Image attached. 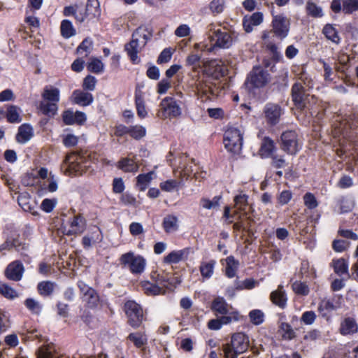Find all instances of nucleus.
I'll use <instances>...</instances> for the list:
<instances>
[{
	"label": "nucleus",
	"mask_w": 358,
	"mask_h": 358,
	"mask_svg": "<svg viewBox=\"0 0 358 358\" xmlns=\"http://www.w3.org/2000/svg\"><path fill=\"white\" fill-rule=\"evenodd\" d=\"M153 171H150L145 174H140L137 176L136 185L140 191H145L148 185L152 180Z\"/></svg>",
	"instance_id": "30"
},
{
	"label": "nucleus",
	"mask_w": 358,
	"mask_h": 358,
	"mask_svg": "<svg viewBox=\"0 0 358 358\" xmlns=\"http://www.w3.org/2000/svg\"><path fill=\"white\" fill-rule=\"evenodd\" d=\"M87 68L89 71L95 73H99L103 71V64L101 60L94 58L92 59L91 62L89 63Z\"/></svg>",
	"instance_id": "50"
},
{
	"label": "nucleus",
	"mask_w": 358,
	"mask_h": 358,
	"mask_svg": "<svg viewBox=\"0 0 358 358\" xmlns=\"http://www.w3.org/2000/svg\"><path fill=\"white\" fill-rule=\"evenodd\" d=\"M271 300L275 305L284 308L286 305L287 299L285 294L282 290V286H279L277 290H275L271 294Z\"/></svg>",
	"instance_id": "25"
},
{
	"label": "nucleus",
	"mask_w": 358,
	"mask_h": 358,
	"mask_svg": "<svg viewBox=\"0 0 358 358\" xmlns=\"http://www.w3.org/2000/svg\"><path fill=\"white\" fill-rule=\"evenodd\" d=\"M322 34L328 40L331 41L332 43L336 45L339 44L341 41L340 36L338 35V31L332 24H326L322 29Z\"/></svg>",
	"instance_id": "23"
},
{
	"label": "nucleus",
	"mask_w": 358,
	"mask_h": 358,
	"mask_svg": "<svg viewBox=\"0 0 358 358\" xmlns=\"http://www.w3.org/2000/svg\"><path fill=\"white\" fill-rule=\"evenodd\" d=\"M173 50L171 48H165L159 55L157 58L158 64L166 63L171 59Z\"/></svg>",
	"instance_id": "54"
},
{
	"label": "nucleus",
	"mask_w": 358,
	"mask_h": 358,
	"mask_svg": "<svg viewBox=\"0 0 358 358\" xmlns=\"http://www.w3.org/2000/svg\"><path fill=\"white\" fill-rule=\"evenodd\" d=\"M85 227V219L80 215H75L69 222V229H65L66 235H76L81 234Z\"/></svg>",
	"instance_id": "17"
},
{
	"label": "nucleus",
	"mask_w": 358,
	"mask_h": 358,
	"mask_svg": "<svg viewBox=\"0 0 358 358\" xmlns=\"http://www.w3.org/2000/svg\"><path fill=\"white\" fill-rule=\"evenodd\" d=\"M78 142V137L73 134H67L63 138L64 145L68 148L76 146L77 145Z\"/></svg>",
	"instance_id": "62"
},
{
	"label": "nucleus",
	"mask_w": 358,
	"mask_h": 358,
	"mask_svg": "<svg viewBox=\"0 0 358 358\" xmlns=\"http://www.w3.org/2000/svg\"><path fill=\"white\" fill-rule=\"evenodd\" d=\"M30 196L27 193H22L17 197L18 203L24 210L29 211L33 215H36L38 213L34 210V206L30 204Z\"/></svg>",
	"instance_id": "27"
},
{
	"label": "nucleus",
	"mask_w": 358,
	"mask_h": 358,
	"mask_svg": "<svg viewBox=\"0 0 358 358\" xmlns=\"http://www.w3.org/2000/svg\"><path fill=\"white\" fill-rule=\"evenodd\" d=\"M238 266V262L234 257L230 256L227 258L226 275L229 278H233L236 275Z\"/></svg>",
	"instance_id": "40"
},
{
	"label": "nucleus",
	"mask_w": 358,
	"mask_h": 358,
	"mask_svg": "<svg viewBox=\"0 0 358 358\" xmlns=\"http://www.w3.org/2000/svg\"><path fill=\"white\" fill-rule=\"evenodd\" d=\"M76 31L71 24L68 20H64L61 24V34L64 38H70L73 36Z\"/></svg>",
	"instance_id": "37"
},
{
	"label": "nucleus",
	"mask_w": 358,
	"mask_h": 358,
	"mask_svg": "<svg viewBox=\"0 0 358 358\" xmlns=\"http://www.w3.org/2000/svg\"><path fill=\"white\" fill-rule=\"evenodd\" d=\"M224 6V0H213L210 3V9L214 13H220L222 12Z\"/></svg>",
	"instance_id": "56"
},
{
	"label": "nucleus",
	"mask_w": 358,
	"mask_h": 358,
	"mask_svg": "<svg viewBox=\"0 0 358 358\" xmlns=\"http://www.w3.org/2000/svg\"><path fill=\"white\" fill-rule=\"evenodd\" d=\"M65 163L68 166V171L71 175H82L86 173L89 166L84 158L76 153H71L66 157Z\"/></svg>",
	"instance_id": "9"
},
{
	"label": "nucleus",
	"mask_w": 358,
	"mask_h": 358,
	"mask_svg": "<svg viewBox=\"0 0 358 358\" xmlns=\"http://www.w3.org/2000/svg\"><path fill=\"white\" fill-rule=\"evenodd\" d=\"M358 11V0H343V12L345 14H352Z\"/></svg>",
	"instance_id": "42"
},
{
	"label": "nucleus",
	"mask_w": 358,
	"mask_h": 358,
	"mask_svg": "<svg viewBox=\"0 0 358 358\" xmlns=\"http://www.w3.org/2000/svg\"><path fill=\"white\" fill-rule=\"evenodd\" d=\"M341 213H347L350 211L353 208L352 202L345 197H342L339 200Z\"/></svg>",
	"instance_id": "57"
},
{
	"label": "nucleus",
	"mask_w": 358,
	"mask_h": 358,
	"mask_svg": "<svg viewBox=\"0 0 358 358\" xmlns=\"http://www.w3.org/2000/svg\"><path fill=\"white\" fill-rule=\"evenodd\" d=\"M249 317L252 323L259 325L263 322L264 315L260 310H253L250 311Z\"/></svg>",
	"instance_id": "49"
},
{
	"label": "nucleus",
	"mask_w": 358,
	"mask_h": 358,
	"mask_svg": "<svg viewBox=\"0 0 358 358\" xmlns=\"http://www.w3.org/2000/svg\"><path fill=\"white\" fill-rule=\"evenodd\" d=\"M280 328L284 332L283 337L285 338L291 340L295 337V332L289 324L282 323Z\"/></svg>",
	"instance_id": "58"
},
{
	"label": "nucleus",
	"mask_w": 358,
	"mask_h": 358,
	"mask_svg": "<svg viewBox=\"0 0 358 358\" xmlns=\"http://www.w3.org/2000/svg\"><path fill=\"white\" fill-rule=\"evenodd\" d=\"M263 22V14L256 12L251 15H245L243 19V27L245 32L250 33L253 27L259 25Z\"/></svg>",
	"instance_id": "16"
},
{
	"label": "nucleus",
	"mask_w": 358,
	"mask_h": 358,
	"mask_svg": "<svg viewBox=\"0 0 358 358\" xmlns=\"http://www.w3.org/2000/svg\"><path fill=\"white\" fill-rule=\"evenodd\" d=\"M180 114L181 109L173 98L167 96L162 99L157 113L159 117L161 119H171L178 117Z\"/></svg>",
	"instance_id": "7"
},
{
	"label": "nucleus",
	"mask_w": 358,
	"mask_h": 358,
	"mask_svg": "<svg viewBox=\"0 0 358 358\" xmlns=\"http://www.w3.org/2000/svg\"><path fill=\"white\" fill-rule=\"evenodd\" d=\"M24 305L33 314L39 315L42 310L41 303L32 298L27 299Z\"/></svg>",
	"instance_id": "38"
},
{
	"label": "nucleus",
	"mask_w": 358,
	"mask_h": 358,
	"mask_svg": "<svg viewBox=\"0 0 358 358\" xmlns=\"http://www.w3.org/2000/svg\"><path fill=\"white\" fill-rule=\"evenodd\" d=\"M303 201L305 206L309 209H314L318 206L315 196L311 193H306L303 196Z\"/></svg>",
	"instance_id": "52"
},
{
	"label": "nucleus",
	"mask_w": 358,
	"mask_h": 358,
	"mask_svg": "<svg viewBox=\"0 0 358 358\" xmlns=\"http://www.w3.org/2000/svg\"><path fill=\"white\" fill-rule=\"evenodd\" d=\"M208 30L213 33L209 34L208 37L211 44L210 45L207 44L202 45V50L211 52L215 48H229L232 45L233 39L229 32L222 31L220 29H215L212 24L209 25Z\"/></svg>",
	"instance_id": "3"
},
{
	"label": "nucleus",
	"mask_w": 358,
	"mask_h": 358,
	"mask_svg": "<svg viewBox=\"0 0 358 358\" xmlns=\"http://www.w3.org/2000/svg\"><path fill=\"white\" fill-rule=\"evenodd\" d=\"M38 358H69L65 355H59L52 345L41 346L37 352Z\"/></svg>",
	"instance_id": "21"
},
{
	"label": "nucleus",
	"mask_w": 358,
	"mask_h": 358,
	"mask_svg": "<svg viewBox=\"0 0 358 358\" xmlns=\"http://www.w3.org/2000/svg\"><path fill=\"white\" fill-rule=\"evenodd\" d=\"M292 288L298 294L307 295L309 292L308 287L303 282H295L292 284Z\"/></svg>",
	"instance_id": "53"
},
{
	"label": "nucleus",
	"mask_w": 358,
	"mask_h": 358,
	"mask_svg": "<svg viewBox=\"0 0 358 358\" xmlns=\"http://www.w3.org/2000/svg\"><path fill=\"white\" fill-rule=\"evenodd\" d=\"M163 227L166 232L170 233L178 229V219L174 215H167L164 218Z\"/></svg>",
	"instance_id": "32"
},
{
	"label": "nucleus",
	"mask_w": 358,
	"mask_h": 358,
	"mask_svg": "<svg viewBox=\"0 0 358 358\" xmlns=\"http://www.w3.org/2000/svg\"><path fill=\"white\" fill-rule=\"evenodd\" d=\"M145 128L141 125L129 127V135L135 139L138 140L143 138L145 136Z\"/></svg>",
	"instance_id": "47"
},
{
	"label": "nucleus",
	"mask_w": 358,
	"mask_h": 358,
	"mask_svg": "<svg viewBox=\"0 0 358 358\" xmlns=\"http://www.w3.org/2000/svg\"><path fill=\"white\" fill-rule=\"evenodd\" d=\"M117 167L124 172H137L138 165L130 158H123L118 162Z\"/></svg>",
	"instance_id": "26"
},
{
	"label": "nucleus",
	"mask_w": 358,
	"mask_h": 358,
	"mask_svg": "<svg viewBox=\"0 0 358 358\" xmlns=\"http://www.w3.org/2000/svg\"><path fill=\"white\" fill-rule=\"evenodd\" d=\"M96 80L94 76H87L83 81V88L90 91H93L95 88Z\"/></svg>",
	"instance_id": "60"
},
{
	"label": "nucleus",
	"mask_w": 358,
	"mask_h": 358,
	"mask_svg": "<svg viewBox=\"0 0 358 358\" xmlns=\"http://www.w3.org/2000/svg\"><path fill=\"white\" fill-rule=\"evenodd\" d=\"M32 136V128L27 125L23 124L19 127L18 133L16 138L19 143H24L28 141Z\"/></svg>",
	"instance_id": "28"
},
{
	"label": "nucleus",
	"mask_w": 358,
	"mask_h": 358,
	"mask_svg": "<svg viewBox=\"0 0 358 358\" xmlns=\"http://www.w3.org/2000/svg\"><path fill=\"white\" fill-rule=\"evenodd\" d=\"M339 331L343 336L354 334L358 331V324L353 317H346L341 323Z\"/></svg>",
	"instance_id": "18"
},
{
	"label": "nucleus",
	"mask_w": 358,
	"mask_h": 358,
	"mask_svg": "<svg viewBox=\"0 0 358 358\" xmlns=\"http://www.w3.org/2000/svg\"><path fill=\"white\" fill-rule=\"evenodd\" d=\"M196 90L198 94H201L209 97V94H213V89L210 83L199 80L196 83Z\"/></svg>",
	"instance_id": "36"
},
{
	"label": "nucleus",
	"mask_w": 358,
	"mask_h": 358,
	"mask_svg": "<svg viewBox=\"0 0 358 358\" xmlns=\"http://www.w3.org/2000/svg\"><path fill=\"white\" fill-rule=\"evenodd\" d=\"M248 196L245 194H241L236 195L234 197V207L238 209V210L244 212L245 215H247L245 212L246 208L248 206Z\"/></svg>",
	"instance_id": "34"
},
{
	"label": "nucleus",
	"mask_w": 358,
	"mask_h": 358,
	"mask_svg": "<svg viewBox=\"0 0 358 358\" xmlns=\"http://www.w3.org/2000/svg\"><path fill=\"white\" fill-rule=\"evenodd\" d=\"M292 192L289 190L282 191L278 197V203L281 205H285L291 200Z\"/></svg>",
	"instance_id": "64"
},
{
	"label": "nucleus",
	"mask_w": 358,
	"mask_h": 358,
	"mask_svg": "<svg viewBox=\"0 0 358 358\" xmlns=\"http://www.w3.org/2000/svg\"><path fill=\"white\" fill-rule=\"evenodd\" d=\"M211 309L220 315H227L229 313V306L222 297L215 298L211 306Z\"/></svg>",
	"instance_id": "22"
},
{
	"label": "nucleus",
	"mask_w": 358,
	"mask_h": 358,
	"mask_svg": "<svg viewBox=\"0 0 358 358\" xmlns=\"http://www.w3.org/2000/svg\"><path fill=\"white\" fill-rule=\"evenodd\" d=\"M63 13L65 16L74 15L76 20L79 22H83L87 17L90 16L85 5L83 4L66 6L64 8Z\"/></svg>",
	"instance_id": "15"
},
{
	"label": "nucleus",
	"mask_w": 358,
	"mask_h": 358,
	"mask_svg": "<svg viewBox=\"0 0 358 358\" xmlns=\"http://www.w3.org/2000/svg\"><path fill=\"white\" fill-rule=\"evenodd\" d=\"M152 36V30L147 27H140L132 34L129 43L124 45V50L134 64L139 62L138 54L144 48Z\"/></svg>",
	"instance_id": "1"
},
{
	"label": "nucleus",
	"mask_w": 358,
	"mask_h": 358,
	"mask_svg": "<svg viewBox=\"0 0 358 358\" xmlns=\"http://www.w3.org/2000/svg\"><path fill=\"white\" fill-rule=\"evenodd\" d=\"M24 271L23 264L20 261H14L8 265L4 273L8 279L19 281L22 278Z\"/></svg>",
	"instance_id": "14"
},
{
	"label": "nucleus",
	"mask_w": 358,
	"mask_h": 358,
	"mask_svg": "<svg viewBox=\"0 0 358 358\" xmlns=\"http://www.w3.org/2000/svg\"><path fill=\"white\" fill-rule=\"evenodd\" d=\"M316 317L317 315L314 311H306L302 314L301 321L306 325H311L315 322Z\"/></svg>",
	"instance_id": "51"
},
{
	"label": "nucleus",
	"mask_w": 358,
	"mask_h": 358,
	"mask_svg": "<svg viewBox=\"0 0 358 358\" xmlns=\"http://www.w3.org/2000/svg\"><path fill=\"white\" fill-rule=\"evenodd\" d=\"M292 98L298 109L304 110L309 108L310 99H313L314 96H310L309 89L299 82L294 83L292 87Z\"/></svg>",
	"instance_id": "5"
},
{
	"label": "nucleus",
	"mask_w": 358,
	"mask_h": 358,
	"mask_svg": "<svg viewBox=\"0 0 358 358\" xmlns=\"http://www.w3.org/2000/svg\"><path fill=\"white\" fill-rule=\"evenodd\" d=\"M224 143L226 149L234 154L239 153L243 146V135L236 128L227 129L224 136Z\"/></svg>",
	"instance_id": "6"
},
{
	"label": "nucleus",
	"mask_w": 358,
	"mask_h": 358,
	"mask_svg": "<svg viewBox=\"0 0 358 358\" xmlns=\"http://www.w3.org/2000/svg\"><path fill=\"white\" fill-rule=\"evenodd\" d=\"M281 148L290 155L299 150L297 134L294 131H287L281 135Z\"/></svg>",
	"instance_id": "12"
},
{
	"label": "nucleus",
	"mask_w": 358,
	"mask_h": 358,
	"mask_svg": "<svg viewBox=\"0 0 358 358\" xmlns=\"http://www.w3.org/2000/svg\"><path fill=\"white\" fill-rule=\"evenodd\" d=\"M135 103L137 114L141 118H144L147 115V110L145 106V101L141 92H136L135 94Z\"/></svg>",
	"instance_id": "31"
},
{
	"label": "nucleus",
	"mask_w": 358,
	"mask_h": 358,
	"mask_svg": "<svg viewBox=\"0 0 358 358\" xmlns=\"http://www.w3.org/2000/svg\"><path fill=\"white\" fill-rule=\"evenodd\" d=\"M88 14L92 17L99 15V3L98 0H88L85 6Z\"/></svg>",
	"instance_id": "44"
},
{
	"label": "nucleus",
	"mask_w": 358,
	"mask_h": 358,
	"mask_svg": "<svg viewBox=\"0 0 358 358\" xmlns=\"http://www.w3.org/2000/svg\"><path fill=\"white\" fill-rule=\"evenodd\" d=\"M20 108L15 106H10L8 108L6 117L9 122H19L21 121V118L19 114Z\"/></svg>",
	"instance_id": "39"
},
{
	"label": "nucleus",
	"mask_w": 358,
	"mask_h": 358,
	"mask_svg": "<svg viewBox=\"0 0 358 358\" xmlns=\"http://www.w3.org/2000/svg\"><path fill=\"white\" fill-rule=\"evenodd\" d=\"M73 101L83 106L90 105L93 101L92 94L81 90H75L73 93Z\"/></svg>",
	"instance_id": "20"
},
{
	"label": "nucleus",
	"mask_w": 358,
	"mask_h": 358,
	"mask_svg": "<svg viewBox=\"0 0 358 358\" xmlns=\"http://www.w3.org/2000/svg\"><path fill=\"white\" fill-rule=\"evenodd\" d=\"M332 266L334 272L341 276L343 274L348 275V265L343 258L333 260Z\"/></svg>",
	"instance_id": "29"
},
{
	"label": "nucleus",
	"mask_w": 358,
	"mask_h": 358,
	"mask_svg": "<svg viewBox=\"0 0 358 358\" xmlns=\"http://www.w3.org/2000/svg\"><path fill=\"white\" fill-rule=\"evenodd\" d=\"M39 294L42 296L50 295L55 289V283L50 281H43L38 283L37 287Z\"/></svg>",
	"instance_id": "35"
},
{
	"label": "nucleus",
	"mask_w": 358,
	"mask_h": 358,
	"mask_svg": "<svg viewBox=\"0 0 358 358\" xmlns=\"http://www.w3.org/2000/svg\"><path fill=\"white\" fill-rule=\"evenodd\" d=\"M57 204L55 199H44L41 205V208L46 213H50Z\"/></svg>",
	"instance_id": "59"
},
{
	"label": "nucleus",
	"mask_w": 358,
	"mask_h": 358,
	"mask_svg": "<svg viewBox=\"0 0 358 358\" xmlns=\"http://www.w3.org/2000/svg\"><path fill=\"white\" fill-rule=\"evenodd\" d=\"M43 101L39 106L40 111L48 116H53L57 110L59 90L53 87H46L42 94Z\"/></svg>",
	"instance_id": "4"
},
{
	"label": "nucleus",
	"mask_w": 358,
	"mask_h": 358,
	"mask_svg": "<svg viewBox=\"0 0 358 358\" xmlns=\"http://www.w3.org/2000/svg\"><path fill=\"white\" fill-rule=\"evenodd\" d=\"M281 113V108L277 104L269 103L264 108L266 120L271 125H275L278 123Z\"/></svg>",
	"instance_id": "13"
},
{
	"label": "nucleus",
	"mask_w": 358,
	"mask_h": 358,
	"mask_svg": "<svg viewBox=\"0 0 358 358\" xmlns=\"http://www.w3.org/2000/svg\"><path fill=\"white\" fill-rule=\"evenodd\" d=\"M187 252L185 250L173 251L164 259V262L168 264H177L180 262Z\"/></svg>",
	"instance_id": "33"
},
{
	"label": "nucleus",
	"mask_w": 358,
	"mask_h": 358,
	"mask_svg": "<svg viewBox=\"0 0 358 358\" xmlns=\"http://www.w3.org/2000/svg\"><path fill=\"white\" fill-rule=\"evenodd\" d=\"M348 246V243L343 240H335L332 244L333 249L338 252L345 250Z\"/></svg>",
	"instance_id": "63"
},
{
	"label": "nucleus",
	"mask_w": 358,
	"mask_h": 358,
	"mask_svg": "<svg viewBox=\"0 0 358 358\" xmlns=\"http://www.w3.org/2000/svg\"><path fill=\"white\" fill-rule=\"evenodd\" d=\"M0 294L8 299H14L17 296V292L8 284L0 282Z\"/></svg>",
	"instance_id": "41"
},
{
	"label": "nucleus",
	"mask_w": 358,
	"mask_h": 358,
	"mask_svg": "<svg viewBox=\"0 0 358 358\" xmlns=\"http://www.w3.org/2000/svg\"><path fill=\"white\" fill-rule=\"evenodd\" d=\"M141 287L148 295L155 296L164 293V287H165V285L162 284V282H157V284H152L148 281H144L141 282Z\"/></svg>",
	"instance_id": "19"
},
{
	"label": "nucleus",
	"mask_w": 358,
	"mask_h": 358,
	"mask_svg": "<svg viewBox=\"0 0 358 358\" xmlns=\"http://www.w3.org/2000/svg\"><path fill=\"white\" fill-rule=\"evenodd\" d=\"M215 264L216 262L213 259L208 262H202L201 263L199 271L203 278H210L213 276Z\"/></svg>",
	"instance_id": "24"
},
{
	"label": "nucleus",
	"mask_w": 358,
	"mask_h": 358,
	"mask_svg": "<svg viewBox=\"0 0 358 358\" xmlns=\"http://www.w3.org/2000/svg\"><path fill=\"white\" fill-rule=\"evenodd\" d=\"M271 81L268 71L261 66H255L248 73L245 81V86L249 92L264 88Z\"/></svg>",
	"instance_id": "2"
},
{
	"label": "nucleus",
	"mask_w": 358,
	"mask_h": 358,
	"mask_svg": "<svg viewBox=\"0 0 358 358\" xmlns=\"http://www.w3.org/2000/svg\"><path fill=\"white\" fill-rule=\"evenodd\" d=\"M273 149L274 145L273 141L265 138L260 148L261 155L268 157L272 154Z\"/></svg>",
	"instance_id": "43"
},
{
	"label": "nucleus",
	"mask_w": 358,
	"mask_h": 358,
	"mask_svg": "<svg viewBox=\"0 0 358 358\" xmlns=\"http://www.w3.org/2000/svg\"><path fill=\"white\" fill-rule=\"evenodd\" d=\"M182 180H168L160 184V187L165 192H171L178 186L182 185Z\"/></svg>",
	"instance_id": "46"
},
{
	"label": "nucleus",
	"mask_w": 358,
	"mask_h": 358,
	"mask_svg": "<svg viewBox=\"0 0 358 358\" xmlns=\"http://www.w3.org/2000/svg\"><path fill=\"white\" fill-rule=\"evenodd\" d=\"M122 264L129 266L131 272L134 274H140L143 272L145 267V259L139 255H134L131 252L122 255L120 257Z\"/></svg>",
	"instance_id": "10"
},
{
	"label": "nucleus",
	"mask_w": 358,
	"mask_h": 358,
	"mask_svg": "<svg viewBox=\"0 0 358 358\" xmlns=\"http://www.w3.org/2000/svg\"><path fill=\"white\" fill-rule=\"evenodd\" d=\"M289 26V20L283 15L273 16L272 31L279 38L282 39L287 36Z\"/></svg>",
	"instance_id": "11"
},
{
	"label": "nucleus",
	"mask_w": 358,
	"mask_h": 358,
	"mask_svg": "<svg viewBox=\"0 0 358 358\" xmlns=\"http://www.w3.org/2000/svg\"><path fill=\"white\" fill-rule=\"evenodd\" d=\"M128 339L137 348H141L147 342L146 338L141 333H131L128 336Z\"/></svg>",
	"instance_id": "45"
},
{
	"label": "nucleus",
	"mask_w": 358,
	"mask_h": 358,
	"mask_svg": "<svg viewBox=\"0 0 358 358\" xmlns=\"http://www.w3.org/2000/svg\"><path fill=\"white\" fill-rule=\"evenodd\" d=\"M306 9L308 15L314 17H320L322 16V10L315 3L308 1L306 5Z\"/></svg>",
	"instance_id": "48"
},
{
	"label": "nucleus",
	"mask_w": 358,
	"mask_h": 358,
	"mask_svg": "<svg viewBox=\"0 0 358 358\" xmlns=\"http://www.w3.org/2000/svg\"><path fill=\"white\" fill-rule=\"evenodd\" d=\"M221 196H216L212 200L203 199L201 200L202 206L207 209L215 208L219 206Z\"/></svg>",
	"instance_id": "55"
},
{
	"label": "nucleus",
	"mask_w": 358,
	"mask_h": 358,
	"mask_svg": "<svg viewBox=\"0 0 358 358\" xmlns=\"http://www.w3.org/2000/svg\"><path fill=\"white\" fill-rule=\"evenodd\" d=\"M84 298L91 308L96 306L99 303V296L94 289L93 290V293L90 292V294H87Z\"/></svg>",
	"instance_id": "61"
},
{
	"label": "nucleus",
	"mask_w": 358,
	"mask_h": 358,
	"mask_svg": "<svg viewBox=\"0 0 358 358\" xmlns=\"http://www.w3.org/2000/svg\"><path fill=\"white\" fill-rule=\"evenodd\" d=\"M124 308L129 324L133 327H138L143 320V313L141 306L134 301H128L124 303Z\"/></svg>",
	"instance_id": "8"
}]
</instances>
